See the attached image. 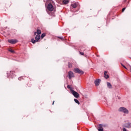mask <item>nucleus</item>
Returning <instances> with one entry per match:
<instances>
[{
	"label": "nucleus",
	"instance_id": "14",
	"mask_svg": "<svg viewBox=\"0 0 131 131\" xmlns=\"http://www.w3.org/2000/svg\"><path fill=\"white\" fill-rule=\"evenodd\" d=\"M104 77L107 79V78H109V75L107 74V71L104 72Z\"/></svg>",
	"mask_w": 131,
	"mask_h": 131
},
{
	"label": "nucleus",
	"instance_id": "18",
	"mask_svg": "<svg viewBox=\"0 0 131 131\" xmlns=\"http://www.w3.org/2000/svg\"><path fill=\"white\" fill-rule=\"evenodd\" d=\"M45 36H46V33L42 34L41 35V38H43V37H45Z\"/></svg>",
	"mask_w": 131,
	"mask_h": 131
},
{
	"label": "nucleus",
	"instance_id": "9",
	"mask_svg": "<svg viewBox=\"0 0 131 131\" xmlns=\"http://www.w3.org/2000/svg\"><path fill=\"white\" fill-rule=\"evenodd\" d=\"M98 131H104L103 129V125L102 124H99L98 125Z\"/></svg>",
	"mask_w": 131,
	"mask_h": 131
},
{
	"label": "nucleus",
	"instance_id": "15",
	"mask_svg": "<svg viewBox=\"0 0 131 131\" xmlns=\"http://www.w3.org/2000/svg\"><path fill=\"white\" fill-rule=\"evenodd\" d=\"M63 4H64V5H67V4H68V3H69V0H63L62 1Z\"/></svg>",
	"mask_w": 131,
	"mask_h": 131
},
{
	"label": "nucleus",
	"instance_id": "10",
	"mask_svg": "<svg viewBox=\"0 0 131 131\" xmlns=\"http://www.w3.org/2000/svg\"><path fill=\"white\" fill-rule=\"evenodd\" d=\"M41 33V31H40V30H39V29H37V32H35L34 33V35H36V34H37V35H39V34H40Z\"/></svg>",
	"mask_w": 131,
	"mask_h": 131
},
{
	"label": "nucleus",
	"instance_id": "3",
	"mask_svg": "<svg viewBox=\"0 0 131 131\" xmlns=\"http://www.w3.org/2000/svg\"><path fill=\"white\" fill-rule=\"evenodd\" d=\"M71 93L75 97V98H79V94L73 89H71Z\"/></svg>",
	"mask_w": 131,
	"mask_h": 131
},
{
	"label": "nucleus",
	"instance_id": "17",
	"mask_svg": "<svg viewBox=\"0 0 131 131\" xmlns=\"http://www.w3.org/2000/svg\"><path fill=\"white\" fill-rule=\"evenodd\" d=\"M74 101L75 103H76L78 105H79L80 104L79 101L77 99H74Z\"/></svg>",
	"mask_w": 131,
	"mask_h": 131
},
{
	"label": "nucleus",
	"instance_id": "13",
	"mask_svg": "<svg viewBox=\"0 0 131 131\" xmlns=\"http://www.w3.org/2000/svg\"><path fill=\"white\" fill-rule=\"evenodd\" d=\"M107 85L108 89H112V85L109 82H107Z\"/></svg>",
	"mask_w": 131,
	"mask_h": 131
},
{
	"label": "nucleus",
	"instance_id": "8",
	"mask_svg": "<svg viewBox=\"0 0 131 131\" xmlns=\"http://www.w3.org/2000/svg\"><path fill=\"white\" fill-rule=\"evenodd\" d=\"M13 73H14V71H10V74L9 72L7 73V75L9 78H11V77H13Z\"/></svg>",
	"mask_w": 131,
	"mask_h": 131
},
{
	"label": "nucleus",
	"instance_id": "2",
	"mask_svg": "<svg viewBox=\"0 0 131 131\" xmlns=\"http://www.w3.org/2000/svg\"><path fill=\"white\" fill-rule=\"evenodd\" d=\"M119 111H120V112H123V113H125L126 114H128V110H127L125 107H120Z\"/></svg>",
	"mask_w": 131,
	"mask_h": 131
},
{
	"label": "nucleus",
	"instance_id": "21",
	"mask_svg": "<svg viewBox=\"0 0 131 131\" xmlns=\"http://www.w3.org/2000/svg\"><path fill=\"white\" fill-rule=\"evenodd\" d=\"M80 55H82V56H83V55H84V53L83 52H80Z\"/></svg>",
	"mask_w": 131,
	"mask_h": 131
},
{
	"label": "nucleus",
	"instance_id": "19",
	"mask_svg": "<svg viewBox=\"0 0 131 131\" xmlns=\"http://www.w3.org/2000/svg\"><path fill=\"white\" fill-rule=\"evenodd\" d=\"M67 88H68V89H70V92H71V90H72V88H71V86L70 85H68L67 86Z\"/></svg>",
	"mask_w": 131,
	"mask_h": 131
},
{
	"label": "nucleus",
	"instance_id": "12",
	"mask_svg": "<svg viewBox=\"0 0 131 131\" xmlns=\"http://www.w3.org/2000/svg\"><path fill=\"white\" fill-rule=\"evenodd\" d=\"M71 6L72 7V8H73L74 9H75V8H77L78 5L77 3H73V4H72Z\"/></svg>",
	"mask_w": 131,
	"mask_h": 131
},
{
	"label": "nucleus",
	"instance_id": "16",
	"mask_svg": "<svg viewBox=\"0 0 131 131\" xmlns=\"http://www.w3.org/2000/svg\"><path fill=\"white\" fill-rule=\"evenodd\" d=\"M9 52H10V53H12V54H14V53H15V51L12 49H9Z\"/></svg>",
	"mask_w": 131,
	"mask_h": 131
},
{
	"label": "nucleus",
	"instance_id": "27",
	"mask_svg": "<svg viewBox=\"0 0 131 131\" xmlns=\"http://www.w3.org/2000/svg\"><path fill=\"white\" fill-rule=\"evenodd\" d=\"M54 102H55V101H54V102H53V103L52 105H54Z\"/></svg>",
	"mask_w": 131,
	"mask_h": 131
},
{
	"label": "nucleus",
	"instance_id": "6",
	"mask_svg": "<svg viewBox=\"0 0 131 131\" xmlns=\"http://www.w3.org/2000/svg\"><path fill=\"white\" fill-rule=\"evenodd\" d=\"M47 9L49 11L52 12V11L54 10V6H53V5H52V4H49L47 6Z\"/></svg>",
	"mask_w": 131,
	"mask_h": 131
},
{
	"label": "nucleus",
	"instance_id": "26",
	"mask_svg": "<svg viewBox=\"0 0 131 131\" xmlns=\"http://www.w3.org/2000/svg\"><path fill=\"white\" fill-rule=\"evenodd\" d=\"M19 80H20V79H21V78H18Z\"/></svg>",
	"mask_w": 131,
	"mask_h": 131
},
{
	"label": "nucleus",
	"instance_id": "1",
	"mask_svg": "<svg viewBox=\"0 0 131 131\" xmlns=\"http://www.w3.org/2000/svg\"><path fill=\"white\" fill-rule=\"evenodd\" d=\"M35 40H34V39H31V42H32V43H35V42H37L38 40L40 39V35H37L35 37Z\"/></svg>",
	"mask_w": 131,
	"mask_h": 131
},
{
	"label": "nucleus",
	"instance_id": "22",
	"mask_svg": "<svg viewBox=\"0 0 131 131\" xmlns=\"http://www.w3.org/2000/svg\"><path fill=\"white\" fill-rule=\"evenodd\" d=\"M125 11V8H123L122 10V12H124Z\"/></svg>",
	"mask_w": 131,
	"mask_h": 131
},
{
	"label": "nucleus",
	"instance_id": "5",
	"mask_svg": "<svg viewBox=\"0 0 131 131\" xmlns=\"http://www.w3.org/2000/svg\"><path fill=\"white\" fill-rule=\"evenodd\" d=\"M74 72H75V73H78L79 74H83V72L79 70L78 68H75L74 69Z\"/></svg>",
	"mask_w": 131,
	"mask_h": 131
},
{
	"label": "nucleus",
	"instance_id": "7",
	"mask_svg": "<svg viewBox=\"0 0 131 131\" xmlns=\"http://www.w3.org/2000/svg\"><path fill=\"white\" fill-rule=\"evenodd\" d=\"M8 42L14 45L15 43H16V42H18V40L16 39H10L8 40Z\"/></svg>",
	"mask_w": 131,
	"mask_h": 131
},
{
	"label": "nucleus",
	"instance_id": "4",
	"mask_svg": "<svg viewBox=\"0 0 131 131\" xmlns=\"http://www.w3.org/2000/svg\"><path fill=\"white\" fill-rule=\"evenodd\" d=\"M68 77L69 78V79H71L73 77H74V74L72 71H70L68 73Z\"/></svg>",
	"mask_w": 131,
	"mask_h": 131
},
{
	"label": "nucleus",
	"instance_id": "23",
	"mask_svg": "<svg viewBox=\"0 0 131 131\" xmlns=\"http://www.w3.org/2000/svg\"><path fill=\"white\" fill-rule=\"evenodd\" d=\"M122 66H123V67L124 68H125V69H126V67H125V66H124V65L122 64Z\"/></svg>",
	"mask_w": 131,
	"mask_h": 131
},
{
	"label": "nucleus",
	"instance_id": "24",
	"mask_svg": "<svg viewBox=\"0 0 131 131\" xmlns=\"http://www.w3.org/2000/svg\"><path fill=\"white\" fill-rule=\"evenodd\" d=\"M57 2H61V0H56Z\"/></svg>",
	"mask_w": 131,
	"mask_h": 131
},
{
	"label": "nucleus",
	"instance_id": "11",
	"mask_svg": "<svg viewBox=\"0 0 131 131\" xmlns=\"http://www.w3.org/2000/svg\"><path fill=\"white\" fill-rule=\"evenodd\" d=\"M95 84L96 86H98L100 84V79H97L95 81Z\"/></svg>",
	"mask_w": 131,
	"mask_h": 131
},
{
	"label": "nucleus",
	"instance_id": "25",
	"mask_svg": "<svg viewBox=\"0 0 131 131\" xmlns=\"http://www.w3.org/2000/svg\"><path fill=\"white\" fill-rule=\"evenodd\" d=\"M60 39H63V37H60Z\"/></svg>",
	"mask_w": 131,
	"mask_h": 131
},
{
	"label": "nucleus",
	"instance_id": "20",
	"mask_svg": "<svg viewBox=\"0 0 131 131\" xmlns=\"http://www.w3.org/2000/svg\"><path fill=\"white\" fill-rule=\"evenodd\" d=\"M72 67V64L69 63V68H71Z\"/></svg>",
	"mask_w": 131,
	"mask_h": 131
}]
</instances>
